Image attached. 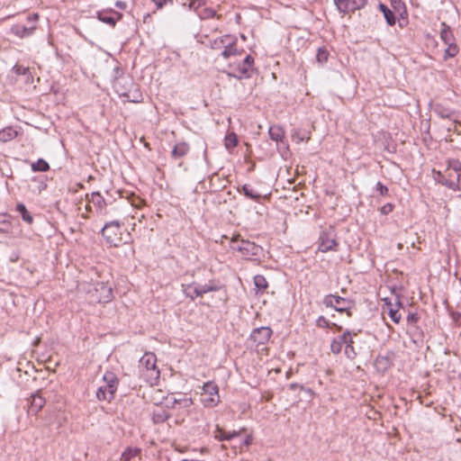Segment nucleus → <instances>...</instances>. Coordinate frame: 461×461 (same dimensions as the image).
Segmentation results:
<instances>
[{"label": "nucleus", "mask_w": 461, "mask_h": 461, "mask_svg": "<svg viewBox=\"0 0 461 461\" xmlns=\"http://www.w3.org/2000/svg\"><path fill=\"white\" fill-rule=\"evenodd\" d=\"M140 375L149 384L158 382L160 371L157 366V357L152 352H146L139 361Z\"/></svg>", "instance_id": "nucleus-1"}, {"label": "nucleus", "mask_w": 461, "mask_h": 461, "mask_svg": "<svg viewBox=\"0 0 461 461\" xmlns=\"http://www.w3.org/2000/svg\"><path fill=\"white\" fill-rule=\"evenodd\" d=\"M122 226L123 223L117 220L109 221L104 223L101 229V234L109 246L119 247L121 244L129 242L128 240L123 238Z\"/></svg>", "instance_id": "nucleus-2"}, {"label": "nucleus", "mask_w": 461, "mask_h": 461, "mask_svg": "<svg viewBox=\"0 0 461 461\" xmlns=\"http://www.w3.org/2000/svg\"><path fill=\"white\" fill-rule=\"evenodd\" d=\"M446 176L447 188L453 191H461V162L458 159L447 160Z\"/></svg>", "instance_id": "nucleus-3"}, {"label": "nucleus", "mask_w": 461, "mask_h": 461, "mask_svg": "<svg viewBox=\"0 0 461 461\" xmlns=\"http://www.w3.org/2000/svg\"><path fill=\"white\" fill-rule=\"evenodd\" d=\"M88 295L91 303H105L112 301L113 289L104 282H97L92 285L88 290Z\"/></svg>", "instance_id": "nucleus-4"}, {"label": "nucleus", "mask_w": 461, "mask_h": 461, "mask_svg": "<svg viewBox=\"0 0 461 461\" xmlns=\"http://www.w3.org/2000/svg\"><path fill=\"white\" fill-rule=\"evenodd\" d=\"M201 402L206 408H213L220 402L219 388L214 382L209 381L203 384Z\"/></svg>", "instance_id": "nucleus-5"}, {"label": "nucleus", "mask_w": 461, "mask_h": 461, "mask_svg": "<svg viewBox=\"0 0 461 461\" xmlns=\"http://www.w3.org/2000/svg\"><path fill=\"white\" fill-rule=\"evenodd\" d=\"M232 249L240 251L241 255L247 259L259 257L263 249L261 246L257 245L255 242L242 240L240 242L232 240Z\"/></svg>", "instance_id": "nucleus-6"}, {"label": "nucleus", "mask_w": 461, "mask_h": 461, "mask_svg": "<svg viewBox=\"0 0 461 461\" xmlns=\"http://www.w3.org/2000/svg\"><path fill=\"white\" fill-rule=\"evenodd\" d=\"M183 287L184 294L191 300H194L196 297L202 296L208 292L219 290V286H217L213 281H209L208 284L204 285L194 282L190 285H183Z\"/></svg>", "instance_id": "nucleus-7"}, {"label": "nucleus", "mask_w": 461, "mask_h": 461, "mask_svg": "<svg viewBox=\"0 0 461 461\" xmlns=\"http://www.w3.org/2000/svg\"><path fill=\"white\" fill-rule=\"evenodd\" d=\"M122 81H124L125 84H129L131 86H134V84L132 83L131 79L130 78H120L117 77L113 83V86L116 89V92L121 95L127 99L129 102L132 103H138L142 100V95L141 93L135 88L133 91L129 90L126 91L124 88V86L122 84Z\"/></svg>", "instance_id": "nucleus-8"}, {"label": "nucleus", "mask_w": 461, "mask_h": 461, "mask_svg": "<svg viewBox=\"0 0 461 461\" xmlns=\"http://www.w3.org/2000/svg\"><path fill=\"white\" fill-rule=\"evenodd\" d=\"M272 333L273 331L270 327L256 328L252 330L249 339L253 342L258 351H263L267 349L266 345L268 343Z\"/></svg>", "instance_id": "nucleus-9"}, {"label": "nucleus", "mask_w": 461, "mask_h": 461, "mask_svg": "<svg viewBox=\"0 0 461 461\" xmlns=\"http://www.w3.org/2000/svg\"><path fill=\"white\" fill-rule=\"evenodd\" d=\"M323 304L326 307L333 308L339 312H347L348 316L351 315L349 310L351 309L353 303L344 297L335 294H328L323 298Z\"/></svg>", "instance_id": "nucleus-10"}, {"label": "nucleus", "mask_w": 461, "mask_h": 461, "mask_svg": "<svg viewBox=\"0 0 461 461\" xmlns=\"http://www.w3.org/2000/svg\"><path fill=\"white\" fill-rule=\"evenodd\" d=\"M338 242L336 240L335 230L330 227L321 232L319 237V250L321 252H328L330 250H337Z\"/></svg>", "instance_id": "nucleus-11"}, {"label": "nucleus", "mask_w": 461, "mask_h": 461, "mask_svg": "<svg viewBox=\"0 0 461 461\" xmlns=\"http://www.w3.org/2000/svg\"><path fill=\"white\" fill-rule=\"evenodd\" d=\"M38 14H32L27 16V21L31 25L27 26L24 24L17 23L11 27V33L23 39L29 37L33 33L36 29V22L38 20Z\"/></svg>", "instance_id": "nucleus-12"}, {"label": "nucleus", "mask_w": 461, "mask_h": 461, "mask_svg": "<svg viewBox=\"0 0 461 461\" xmlns=\"http://www.w3.org/2000/svg\"><path fill=\"white\" fill-rule=\"evenodd\" d=\"M366 0H334V4L340 13L348 14L363 8Z\"/></svg>", "instance_id": "nucleus-13"}, {"label": "nucleus", "mask_w": 461, "mask_h": 461, "mask_svg": "<svg viewBox=\"0 0 461 461\" xmlns=\"http://www.w3.org/2000/svg\"><path fill=\"white\" fill-rule=\"evenodd\" d=\"M90 202L96 207V212L101 216H108L110 212L116 209L115 206H111L108 209L104 198L99 192L92 193Z\"/></svg>", "instance_id": "nucleus-14"}, {"label": "nucleus", "mask_w": 461, "mask_h": 461, "mask_svg": "<svg viewBox=\"0 0 461 461\" xmlns=\"http://www.w3.org/2000/svg\"><path fill=\"white\" fill-rule=\"evenodd\" d=\"M45 403V399L41 395L40 391H37L30 398L28 413L36 415L44 407Z\"/></svg>", "instance_id": "nucleus-15"}, {"label": "nucleus", "mask_w": 461, "mask_h": 461, "mask_svg": "<svg viewBox=\"0 0 461 461\" xmlns=\"http://www.w3.org/2000/svg\"><path fill=\"white\" fill-rule=\"evenodd\" d=\"M240 52L237 48V39L231 35H230V41H227L226 44L223 47V50L221 53V56L227 59L231 56L240 55Z\"/></svg>", "instance_id": "nucleus-16"}, {"label": "nucleus", "mask_w": 461, "mask_h": 461, "mask_svg": "<svg viewBox=\"0 0 461 461\" xmlns=\"http://www.w3.org/2000/svg\"><path fill=\"white\" fill-rule=\"evenodd\" d=\"M122 14L115 12V11H110V12H99L97 14V18L101 22L107 23L111 26H114L120 19H122Z\"/></svg>", "instance_id": "nucleus-17"}, {"label": "nucleus", "mask_w": 461, "mask_h": 461, "mask_svg": "<svg viewBox=\"0 0 461 461\" xmlns=\"http://www.w3.org/2000/svg\"><path fill=\"white\" fill-rule=\"evenodd\" d=\"M385 308L384 309V312H386L391 318V320L395 322L399 323L401 321V314L399 313L398 307L401 305V303L398 302L396 305H393L387 298L384 299Z\"/></svg>", "instance_id": "nucleus-18"}, {"label": "nucleus", "mask_w": 461, "mask_h": 461, "mask_svg": "<svg viewBox=\"0 0 461 461\" xmlns=\"http://www.w3.org/2000/svg\"><path fill=\"white\" fill-rule=\"evenodd\" d=\"M96 398L99 401L111 402L114 398L113 385H102L96 391Z\"/></svg>", "instance_id": "nucleus-19"}, {"label": "nucleus", "mask_w": 461, "mask_h": 461, "mask_svg": "<svg viewBox=\"0 0 461 461\" xmlns=\"http://www.w3.org/2000/svg\"><path fill=\"white\" fill-rule=\"evenodd\" d=\"M190 150V147L186 142L176 143L171 151V157L174 159H178L185 157Z\"/></svg>", "instance_id": "nucleus-20"}, {"label": "nucleus", "mask_w": 461, "mask_h": 461, "mask_svg": "<svg viewBox=\"0 0 461 461\" xmlns=\"http://www.w3.org/2000/svg\"><path fill=\"white\" fill-rule=\"evenodd\" d=\"M240 435V431L233 430L232 432H226L223 429H221L219 425L216 426L214 431V438L219 441L230 440L235 437Z\"/></svg>", "instance_id": "nucleus-21"}, {"label": "nucleus", "mask_w": 461, "mask_h": 461, "mask_svg": "<svg viewBox=\"0 0 461 461\" xmlns=\"http://www.w3.org/2000/svg\"><path fill=\"white\" fill-rule=\"evenodd\" d=\"M347 337H349V331H345L341 336L334 339L330 343V350L334 354H339L342 350L344 342H346Z\"/></svg>", "instance_id": "nucleus-22"}, {"label": "nucleus", "mask_w": 461, "mask_h": 461, "mask_svg": "<svg viewBox=\"0 0 461 461\" xmlns=\"http://www.w3.org/2000/svg\"><path fill=\"white\" fill-rule=\"evenodd\" d=\"M440 38L443 42L447 45L449 43L456 42L453 32L449 25L446 23H441V31H440Z\"/></svg>", "instance_id": "nucleus-23"}, {"label": "nucleus", "mask_w": 461, "mask_h": 461, "mask_svg": "<svg viewBox=\"0 0 461 461\" xmlns=\"http://www.w3.org/2000/svg\"><path fill=\"white\" fill-rule=\"evenodd\" d=\"M252 71L249 68H246L243 63H240L237 65L235 72L232 74L228 73V75L238 79L248 78L251 77Z\"/></svg>", "instance_id": "nucleus-24"}, {"label": "nucleus", "mask_w": 461, "mask_h": 461, "mask_svg": "<svg viewBox=\"0 0 461 461\" xmlns=\"http://www.w3.org/2000/svg\"><path fill=\"white\" fill-rule=\"evenodd\" d=\"M268 134L271 140L279 142L282 141L285 137V131L278 125H273L269 128Z\"/></svg>", "instance_id": "nucleus-25"}, {"label": "nucleus", "mask_w": 461, "mask_h": 461, "mask_svg": "<svg viewBox=\"0 0 461 461\" xmlns=\"http://www.w3.org/2000/svg\"><path fill=\"white\" fill-rule=\"evenodd\" d=\"M227 41H230V34H225L221 37H218L214 40L209 41V47L212 50H221L223 49L224 45L226 44Z\"/></svg>", "instance_id": "nucleus-26"}, {"label": "nucleus", "mask_w": 461, "mask_h": 461, "mask_svg": "<svg viewBox=\"0 0 461 461\" xmlns=\"http://www.w3.org/2000/svg\"><path fill=\"white\" fill-rule=\"evenodd\" d=\"M17 136V131L11 126L0 130V141L7 142Z\"/></svg>", "instance_id": "nucleus-27"}, {"label": "nucleus", "mask_w": 461, "mask_h": 461, "mask_svg": "<svg viewBox=\"0 0 461 461\" xmlns=\"http://www.w3.org/2000/svg\"><path fill=\"white\" fill-rule=\"evenodd\" d=\"M141 449L139 447H127L121 456V461H131L134 457L140 456Z\"/></svg>", "instance_id": "nucleus-28"}, {"label": "nucleus", "mask_w": 461, "mask_h": 461, "mask_svg": "<svg viewBox=\"0 0 461 461\" xmlns=\"http://www.w3.org/2000/svg\"><path fill=\"white\" fill-rule=\"evenodd\" d=\"M239 191L242 192L246 197L255 202H258L261 198V195L258 193H257L253 188H251L249 185L247 184L243 185L241 186V190Z\"/></svg>", "instance_id": "nucleus-29"}, {"label": "nucleus", "mask_w": 461, "mask_h": 461, "mask_svg": "<svg viewBox=\"0 0 461 461\" xmlns=\"http://www.w3.org/2000/svg\"><path fill=\"white\" fill-rule=\"evenodd\" d=\"M16 211L21 214V217L22 219L29 223V224H32L33 222V218L32 216L31 215V213L28 212L26 206L22 203H17L16 205Z\"/></svg>", "instance_id": "nucleus-30"}, {"label": "nucleus", "mask_w": 461, "mask_h": 461, "mask_svg": "<svg viewBox=\"0 0 461 461\" xmlns=\"http://www.w3.org/2000/svg\"><path fill=\"white\" fill-rule=\"evenodd\" d=\"M379 9L384 14V16L386 20V23L389 25H394L395 24V16L393 13L384 5V4H379Z\"/></svg>", "instance_id": "nucleus-31"}, {"label": "nucleus", "mask_w": 461, "mask_h": 461, "mask_svg": "<svg viewBox=\"0 0 461 461\" xmlns=\"http://www.w3.org/2000/svg\"><path fill=\"white\" fill-rule=\"evenodd\" d=\"M254 285L258 293L264 292L268 286L266 277L262 275H257L254 276Z\"/></svg>", "instance_id": "nucleus-32"}, {"label": "nucleus", "mask_w": 461, "mask_h": 461, "mask_svg": "<svg viewBox=\"0 0 461 461\" xmlns=\"http://www.w3.org/2000/svg\"><path fill=\"white\" fill-rule=\"evenodd\" d=\"M50 169L49 163L43 158H39L32 164V170L34 172H46Z\"/></svg>", "instance_id": "nucleus-33"}, {"label": "nucleus", "mask_w": 461, "mask_h": 461, "mask_svg": "<svg viewBox=\"0 0 461 461\" xmlns=\"http://www.w3.org/2000/svg\"><path fill=\"white\" fill-rule=\"evenodd\" d=\"M170 414L165 410H158L153 412L152 420L154 423H163L167 420Z\"/></svg>", "instance_id": "nucleus-34"}, {"label": "nucleus", "mask_w": 461, "mask_h": 461, "mask_svg": "<svg viewBox=\"0 0 461 461\" xmlns=\"http://www.w3.org/2000/svg\"><path fill=\"white\" fill-rule=\"evenodd\" d=\"M104 381L105 383V385H113V393H115L119 383L116 375L112 372H106L104 375Z\"/></svg>", "instance_id": "nucleus-35"}, {"label": "nucleus", "mask_w": 461, "mask_h": 461, "mask_svg": "<svg viewBox=\"0 0 461 461\" xmlns=\"http://www.w3.org/2000/svg\"><path fill=\"white\" fill-rule=\"evenodd\" d=\"M238 144V138L237 135L233 132L229 133L225 137V147L228 149H230L234 147H236Z\"/></svg>", "instance_id": "nucleus-36"}, {"label": "nucleus", "mask_w": 461, "mask_h": 461, "mask_svg": "<svg viewBox=\"0 0 461 461\" xmlns=\"http://www.w3.org/2000/svg\"><path fill=\"white\" fill-rule=\"evenodd\" d=\"M447 45V48L445 50V59H447V58H453L458 53V47L456 44V42L449 43Z\"/></svg>", "instance_id": "nucleus-37"}, {"label": "nucleus", "mask_w": 461, "mask_h": 461, "mask_svg": "<svg viewBox=\"0 0 461 461\" xmlns=\"http://www.w3.org/2000/svg\"><path fill=\"white\" fill-rule=\"evenodd\" d=\"M329 58V52L325 48H319L317 54H316V59L320 64H323L328 60Z\"/></svg>", "instance_id": "nucleus-38"}, {"label": "nucleus", "mask_w": 461, "mask_h": 461, "mask_svg": "<svg viewBox=\"0 0 461 461\" xmlns=\"http://www.w3.org/2000/svg\"><path fill=\"white\" fill-rule=\"evenodd\" d=\"M389 361L387 357H378L375 359V366L377 368H383L384 370H386L388 368Z\"/></svg>", "instance_id": "nucleus-39"}, {"label": "nucleus", "mask_w": 461, "mask_h": 461, "mask_svg": "<svg viewBox=\"0 0 461 461\" xmlns=\"http://www.w3.org/2000/svg\"><path fill=\"white\" fill-rule=\"evenodd\" d=\"M435 180L438 184L447 186V182L445 181V180H447L446 170L444 172H441V171L435 172Z\"/></svg>", "instance_id": "nucleus-40"}, {"label": "nucleus", "mask_w": 461, "mask_h": 461, "mask_svg": "<svg viewBox=\"0 0 461 461\" xmlns=\"http://www.w3.org/2000/svg\"><path fill=\"white\" fill-rule=\"evenodd\" d=\"M206 0H192L189 4V8L193 10H197L198 8L205 5Z\"/></svg>", "instance_id": "nucleus-41"}, {"label": "nucleus", "mask_w": 461, "mask_h": 461, "mask_svg": "<svg viewBox=\"0 0 461 461\" xmlns=\"http://www.w3.org/2000/svg\"><path fill=\"white\" fill-rule=\"evenodd\" d=\"M158 10L162 9L167 5H173V0H151Z\"/></svg>", "instance_id": "nucleus-42"}, {"label": "nucleus", "mask_w": 461, "mask_h": 461, "mask_svg": "<svg viewBox=\"0 0 461 461\" xmlns=\"http://www.w3.org/2000/svg\"><path fill=\"white\" fill-rule=\"evenodd\" d=\"M394 205L391 203H385L380 208V212L383 215H387L393 212Z\"/></svg>", "instance_id": "nucleus-43"}, {"label": "nucleus", "mask_w": 461, "mask_h": 461, "mask_svg": "<svg viewBox=\"0 0 461 461\" xmlns=\"http://www.w3.org/2000/svg\"><path fill=\"white\" fill-rule=\"evenodd\" d=\"M345 354L350 359L355 358V357L357 356V352L355 351L353 345L348 344V347H346L345 348Z\"/></svg>", "instance_id": "nucleus-44"}, {"label": "nucleus", "mask_w": 461, "mask_h": 461, "mask_svg": "<svg viewBox=\"0 0 461 461\" xmlns=\"http://www.w3.org/2000/svg\"><path fill=\"white\" fill-rule=\"evenodd\" d=\"M316 325L320 328H329L330 322L324 316H320L316 321Z\"/></svg>", "instance_id": "nucleus-45"}, {"label": "nucleus", "mask_w": 461, "mask_h": 461, "mask_svg": "<svg viewBox=\"0 0 461 461\" xmlns=\"http://www.w3.org/2000/svg\"><path fill=\"white\" fill-rule=\"evenodd\" d=\"M376 190L380 193L382 196H385L388 194V188L381 182H377L375 185Z\"/></svg>", "instance_id": "nucleus-46"}, {"label": "nucleus", "mask_w": 461, "mask_h": 461, "mask_svg": "<svg viewBox=\"0 0 461 461\" xmlns=\"http://www.w3.org/2000/svg\"><path fill=\"white\" fill-rule=\"evenodd\" d=\"M436 112L442 118H449L451 115V113L448 110L442 108V107H438L436 109Z\"/></svg>", "instance_id": "nucleus-47"}, {"label": "nucleus", "mask_w": 461, "mask_h": 461, "mask_svg": "<svg viewBox=\"0 0 461 461\" xmlns=\"http://www.w3.org/2000/svg\"><path fill=\"white\" fill-rule=\"evenodd\" d=\"M242 63L245 65L246 68H249L251 70H253V65H254V59L248 55L242 61Z\"/></svg>", "instance_id": "nucleus-48"}, {"label": "nucleus", "mask_w": 461, "mask_h": 461, "mask_svg": "<svg viewBox=\"0 0 461 461\" xmlns=\"http://www.w3.org/2000/svg\"><path fill=\"white\" fill-rule=\"evenodd\" d=\"M14 69H15V73L18 74V75H25V74L29 73V68H23V67H21V66H15Z\"/></svg>", "instance_id": "nucleus-49"}, {"label": "nucleus", "mask_w": 461, "mask_h": 461, "mask_svg": "<svg viewBox=\"0 0 461 461\" xmlns=\"http://www.w3.org/2000/svg\"><path fill=\"white\" fill-rule=\"evenodd\" d=\"M419 321V316L417 313H409L407 316V321L409 323H416Z\"/></svg>", "instance_id": "nucleus-50"}, {"label": "nucleus", "mask_w": 461, "mask_h": 461, "mask_svg": "<svg viewBox=\"0 0 461 461\" xmlns=\"http://www.w3.org/2000/svg\"><path fill=\"white\" fill-rule=\"evenodd\" d=\"M193 404V401L191 398H183L181 404L184 408H189Z\"/></svg>", "instance_id": "nucleus-51"}, {"label": "nucleus", "mask_w": 461, "mask_h": 461, "mask_svg": "<svg viewBox=\"0 0 461 461\" xmlns=\"http://www.w3.org/2000/svg\"><path fill=\"white\" fill-rule=\"evenodd\" d=\"M115 5H116V7H118V8H120L122 10H124L126 8V4L124 2H122V1H117L115 3Z\"/></svg>", "instance_id": "nucleus-52"}, {"label": "nucleus", "mask_w": 461, "mask_h": 461, "mask_svg": "<svg viewBox=\"0 0 461 461\" xmlns=\"http://www.w3.org/2000/svg\"><path fill=\"white\" fill-rule=\"evenodd\" d=\"M205 12H206V15H207L208 17H212H212H214V16H215V14H216L215 11H214V10H212V9H206V10H205Z\"/></svg>", "instance_id": "nucleus-53"}, {"label": "nucleus", "mask_w": 461, "mask_h": 461, "mask_svg": "<svg viewBox=\"0 0 461 461\" xmlns=\"http://www.w3.org/2000/svg\"><path fill=\"white\" fill-rule=\"evenodd\" d=\"M151 14H146L144 16H143V23H148L149 22H151Z\"/></svg>", "instance_id": "nucleus-54"}, {"label": "nucleus", "mask_w": 461, "mask_h": 461, "mask_svg": "<svg viewBox=\"0 0 461 461\" xmlns=\"http://www.w3.org/2000/svg\"><path fill=\"white\" fill-rule=\"evenodd\" d=\"M300 390L306 392L310 395H313L314 394V393H313V391L312 389L305 388L303 385L300 386Z\"/></svg>", "instance_id": "nucleus-55"}, {"label": "nucleus", "mask_w": 461, "mask_h": 461, "mask_svg": "<svg viewBox=\"0 0 461 461\" xmlns=\"http://www.w3.org/2000/svg\"><path fill=\"white\" fill-rule=\"evenodd\" d=\"M345 340H346V342H344V345H346V347H348V344L353 345V343H354L350 334H349V337H347V339Z\"/></svg>", "instance_id": "nucleus-56"}, {"label": "nucleus", "mask_w": 461, "mask_h": 461, "mask_svg": "<svg viewBox=\"0 0 461 461\" xmlns=\"http://www.w3.org/2000/svg\"><path fill=\"white\" fill-rule=\"evenodd\" d=\"M300 386H302V385H301V384H299L293 383V384H289V389H290V390H295V389H297V388H299V389H300Z\"/></svg>", "instance_id": "nucleus-57"}, {"label": "nucleus", "mask_w": 461, "mask_h": 461, "mask_svg": "<svg viewBox=\"0 0 461 461\" xmlns=\"http://www.w3.org/2000/svg\"><path fill=\"white\" fill-rule=\"evenodd\" d=\"M251 442H252V438H251V437H249H249H247V438L244 440V444H245L246 446L250 445V444H251Z\"/></svg>", "instance_id": "nucleus-58"}, {"label": "nucleus", "mask_w": 461, "mask_h": 461, "mask_svg": "<svg viewBox=\"0 0 461 461\" xmlns=\"http://www.w3.org/2000/svg\"><path fill=\"white\" fill-rule=\"evenodd\" d=\"M182 399H174L172 407H174L176 404H181Z\"/></svg>", "instance_id": "nucleus-59"}, {"label": "nucleus", "mask_w": 461, "mask_h": 461, "mask_svg": "<svg viewBox=\"0 0 461 461\" xmlns=\"http://www.w3.org/2000/svg\"><path fill=\"white\" fill-rule=\"evenodd\" d=\"M144 218V215L142 214L141 216H140V219H139V221H141V219Z\"/></svg>", "instance_id": "nucleus-60"}, {"label": "nucleus", "mask_w": 461, "mask_h": 461, "mask_svg": "<svg viewBox=\"0 0 461 461\" xmlns=\"http://www.w3.org/2000/svg\"><path fill=\"white\" fill-rule=\"evenodd\" d=\"M144 218V215L142 214L141 216H140V219H139V221H141V219Z\"/></svg>", "instance_id": "nucleus-61"}, {"label": "nucleus", "mask_w": 461, "mask_h": 461, "mask_svg": "<svg viewBox=\"0 0 461 461\" xmlns=\"http://www.w3.org/2000/svg\"><path fill=\"white\" fill-rule=\"evenodd\" d=\"M120 71H121V70L117 68H116V74H119V72H120Z\"/></svg>", "instance_id": "nucleus-62"}, {"label": "nucleus", "mask_w": 461, "mask_h": 461, "mask_svg": "<svg viewBox=\"0 0 461 461\" xmlns=\"http://www.w3.org/2000/svg\"><path fill=\"white\" fill-rule=\"evenodd\" d=\"M3 223H4V224H6V223H7V221H6V220H3Z\"/></svg>", "instance_id": "nucleus-63"}, {"label": "nucleus", "mask_w": 461, "mask_h": 461, "mask_svg": "<svg viewBox=\"0 0 461 461\" xmlns=\"http://www.w3.org/2000/svg\"><path fill=\"white\" fill-rule=\"evenodd\" d=\"M127 237L131 239V234L129 232L127 233Z\"/></svg>", "instance_id": "nucleus-64"}]
</instances>
